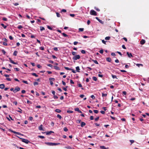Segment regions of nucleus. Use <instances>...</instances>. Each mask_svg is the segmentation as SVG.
Masks as SVG:
<instances>
[{
	"label": "nucleus",
	"mask_w": 149,
	"mask_h": 149,
	"mask_svg": "<svg viewBox=\"0 0 149 149\" xmlns=\"http://www.w3.org/2000/svg\"><path fill=\"white\" fill-rule=\"evenodd\" d=\"M55 111L57 112V113H59L60 112H61V110L59 109H56V110H55Z\"/></svg>",
	"instance_id": "nucleus-19"
},
{
	"label": "nucleus",
	"mask_w": 149,
	"mask_h": 149,
	"mask_svg": "<svg viewBox=\"0 0 149 149\" xmlns=\"http://www.w3.org/2000/svg\"><path fill=\"white\" fill-rule=\"evenodd\" d=\"M64 131L65 132H67L68 131V129L66 127H65L63 128Z\"/></svg>",
	"instance_id": "nucleus-37"
},
{
	"label": "nucleus",
	"mask_w": 149,
	"mask_h": 149,
	"mask_svg": "<svg viewBox=\"0 0 149 149\" xmlns=\"http://www.w3.org/2000/svg\"><path fill=\"white\" fill-rule=\"evenodd\" d=\"M32 75L33 76H35L36 77H38V75L36 73H32Z\"/></svg>",
	"instance_id": "nucleus-23"
},
{
	"label": "nucleus",
	"mask_w": 149,
	"mask_h": 149,
	"mask_svg": "<svg viewBox=\"0 0 149 149\" xmlns=\"http://www.w3.org/2000/svg\"><path fill=\"white\" fill-rule=\"evenodd\" d=\"M84 30V29L83 28H80L79 29V31H83Z\"/></svg>",
	"instance_id": "nucleus-29"
},
{
	"label": "nucleus",
	"mask_w": 149,
	"mask_h": 149,
	"mask_svg": "<svg viewBox=\"0 0 149 149\" xmlns=\"http://www.w3.org/2000/svg\"><path fill=\"white\" fill-rule=\"evenodd\" d=\"M57 118H59L60 119H61L62 118L61 116L59 114H57Z\"/></svg>",
	"instance_id": "nucleus-31"
},
{
	"label": "nucleus",
	"mask_w": 149,
	"mask_h": 149,
	"mask_svg": "<svg viewBox=\"0 0 149 149\" xmlns=\"http://www.w3.org/2000/svg\"><path fill=\"white\" fill-rule=\"evenodd\" d=\"M99 118V117H97V118H95V121H97L98 120Z\"/></svg>",
	"instance_id": "nucleus-61"
},
{
	"label": "nucleus",
	"mask_w": 149,
	"mask_h": 149,
	"mask_svg": "<svg viewBox=\"0 0 149 149\" xmlns=\"http://www.w3.org/2000/svg\"><path fill=\"white\" fill-rule=\"evenodd\" d=\"M110 38V37L109 36L106 37L105 38V40H109Z\"/></svg>",
	"instance_id": "nucleus-28"
},
{
	"label": "nucleus",
	"mask_w": 149,
	"mask_h": 149,
	"mask_svg": "<svg viewBox=\"0 0 149 149\" xmlns=\"http://www.w3.org/2000/svg\"><path fill=\"white\" fill-rule=\"evenodd\" d=\"M38 84V83L36 82H34L33 83V85L34 86L37 85Z\"/></svg>",
	"instance_id": "nucleus-39"
},
{
	"label": "nucleus",
	"mask_w": 149,
	"mask_h": 149,
	"mask_svg": "<svg viewBox=\"0 0 149 149\" xmlns=\"http://www.w3.org/2000/svg\"><path fill=\"white\" fill-rule=\"evenodd\" d=\"M99 52L101 54H102L103 53V49H101L99 51Z\"/></svg>",
	"instance_id": "nucleus-48"
},
{
	"label": "nucleus",
	"mask_w": 149,
	"mask_h": 149,
	"mask_svg": "<svg viewBox=\"0 0 149 149\" xmlns=\"http://www.w3.org/2000/svg\"><path fill=\"white\" fill-rule=\"evenodd\" d=\"M22 81L24 83H25V84H28V82H27V81H24V80H23Z\"/></svg>",
	"instance_id": "nucleus-45"
},
{
	"label": "nucleus",
	"mask_w": 149,
	"mask_h": 149,
	"mask_svg": "<svg viewBox=\"0 0 149 149\" xmlns=\"http://www.w3.org/2000/svg\"><path fill=\"white\" fill-rule=\"evenodd\" d=\"M111 76L113 79H117V77L116 75L113 74H112Z\"/></svg>",
	"instance_id": "nucleus-27"
},
{
	"label": "nucleus",
	"mask_w": 149,
	"mask_h": 149,
	"mask_svg": "<svg viewBox=\"0 0 149 149\" xmlns=\"http://www.w3.org/2000/svg\"><path fill=\"white\" fill-rule=\"evenodd\" d=\"M20 90V88L18 87H17L15 88V89L13 90V92L16 93L17 92L19 91Z\"/></svg>",
	"instance_id": "nucleus-4"
},
{
	"label": "nucleus",
	"mask_w": 149,
	"mask_h": 149,
	"mask_svg": "<svg viewBox=\"0 0 149 149\" xmlns=\"http://www.w3.org/2000/svg\"><path fill=\"white\" fill-rule=\"evenodd\" d=\"M45 143L49 146H53V143L51 142Z\"/></svg>",
	"instance_id": "nucleus-11"
},
{
	"label": "nucleus",
	"mask_w": 149,
	"mask_h": 149,
	"mask_svg": "<svg viewBox=\"0 0 149 149\" xmlns=\"http://www.w3.org/2000/svg\"><path fill=\"white\" fill-rule=\"evenodd\" d=\"M10 131L11 132L14 133V134H18V135H20L21 134L19 132H16L14 131H13V130H11Z\"/></svg>",
	"instance_id": "nucleus-12"
},
{
	"label": "nucleus",
	"mask_w": 149,
	"mask_h": 149,
	"mask_svg": "<svg viewBox=\"0 0 149 149\" xmlns=\"http://www.w3.org/2000/svg\"><path fill=\"white\" fill-rule=\"evenodd\" d=\"M54 68L56 70H59L60 69L57 66H54Z\"/></svg>",
	"instance_id": "nucleus-22"
},
{
	"label": "nucleus",
	"mask_w": 149,
	"mask_h": 149,
	"mask_svg": "<svg viewBox=\"0 0 149 149\" xmlns=\"http://www.w3.org/2000/svg\"><path fill=\"white\" fill-rule=\"evenodd\" d=\"M70 70L72 71V72L74 73H76V71L73 69H71V70Z\"/></svg>",
	"instance_id": "nucleus-47"
},
{
	"label": "nucleus",
	"mask_w": 149,
	"mask_h": 149,
	"mask_svg": "<svg viewBox=\"0 0 149 149\" xmlns=\"http://www.w3.org/2000/svg\"><path fill=\"white\" fill-rule=\"evenodd\" d=\"M1 25L4 28V29H5L7 28V26L1 23Z\"/></svg>",
	"instance_id": "nucleus-21"
},
{
	"label": "nucleus",
	"mask_w": 149,
	"mask_h": 149,
	"mask_svg": "<svg viewBox=\"0 0 149 149\" xmlns=\"http://www.w3.org/2000/svg\"><path fill=\"white\" fill-rule=\"evenodd\" d=\"M22 139V141L26 143V144L28 143H29L30 142L28 141V140L24 139Z\"/></svg>",
	"instance_id": "nucleus-3"
},
{
	"label": "nucleus",
	"mask_w": 149,
	"mask_h": 149,
	"mask_svg": "<svg viewBox=\"0 0 149 149\" xmlns=\"http://www.w3.org/2000/svg\"><path fill=\"white\" fill-rule=\"evenodd\" d=\"M47 28L49 29L50 30H52V28H51L50 26H47Z\"/></svg>",
	"instance_id": "nucleus-43"
},
{
	"label": "nucleus",
	"mask_w": 149,
	"mask_h": 149,
	"mask_svg": "<svg viewBox=\"0 0 149 149\" xmlns=\"http://www.w3.org/2000/svg\"><path fill=\"white\" fill-rule=\"evenodd\" d=\"M95 18L101 23L102 24H104V22H103L100 19H99V18L97 17H95Z\"/></svg>",
	"instance_id": "nucleus-6"
},
{
	"label": "nucleus",
	"mask_w": 149,
	"mask_h": 149,
	"mask_svg": "<svg viewBox=\"0 0 149 149\" xmlns=\"http://www.w3.org/2000/svg\"><path fill=\"white\" fill-rule=\"evenodd\" d=\"M9 38L11 40H12L13 39V37H12V36H9Z\"/></svg>",
	"instance_id": "nucleus-64"
},
{
	"label": "nucleus",
	"mask_w": 149,
	"mask_h": 149,
	"mask_svg": "<svg viewBox=\"0 0 149 149\" xmlns=\"http://www.w3.org/2000/svg\"><path fill=\"white\" fill-rule=\"evenodd\" d=\"M93 61L95 63V64H98V62L96 60H93Z\"/></svg>",
	"instance_id": "nucleus-46"
},
{
	"label": "nucleus",
	"mask_w": 149,
	"mask_h": 149,
	"mask_svg": "<svg viewBox=\"0 0 149 149\" xmlns=\"http://www.w3.org/2000/svg\"><path fill=\"white\" fill-rule=\"evenodd\" d=\"M93 80L95 81H96L97 80V78L95 77H93Z\"/></svg>",
	"instance_id": "nucleus-33"
},
{
	"label": "nucleus",
	"mask_w": 149,
	"mask_h": 149,
	"mask_svg": "<svg viewBox=\"0 0 149 149\" xmlns=\"http://www.w3.org/2000/svg\"><path fill=\"white\" fill-rule=\"evenodd\" d=\"M66 12V10L65 9H63L62 10H61V12Z\"/></svg>",
	"instance_id": "nucleus-52"
},
{
	"label": "nucleus",
	"mask_w": 149,
	"mask_h": 149,
	"mask_svg": "<svg viewBox=\"0 0 149 149\" xmlns=\"http://www.w3.org/2000/svg\"><path fill=\"white\" fill-rule=\"evenodd\" d=\"M107 61L109 62H110L111 61V58H110L108 57L106 58Z\"/></svg>",
	"instance_id": "nucleus-16"
},
{
	"label": "nucleus",
	"mask_w": 149,
	"mask_h": 149,
	"mask_svg": "<svg viewBox=\"0 0 149 149\" xmlns=\"http://www.w3.org/2000/svg\"><path fill=\"white\" fill-rule=\"evenodd\" d=\"M54 132L52 131H50L49 132H46V134L47 135H49L51 134L52 133H54Z\"/></svg>",
	"instance_id": "nucleus-9"
},
{
	"label": "nucleus",
	"mask_w": 149,
	"mask_h": 149,
	"mask_svg": "<svg viewBox=\"0 0 149 149\" xmlns=\"http://www.w3.org/2000/svg\"><path fill=\"white\" fill-rule=\"evenodd\" d=\"M62 35L64 37H68V35L65 33H62Z\"/></svg>",
	"instance_id": "nucleus-25"
},
{
	"label": "nucleus",
	"mask_w": 149,
	"mask_h": 149,
	"mask_svg": "<svg viewBox=\"0 0 149 149\" xmlns=\"http://www.w3.org/2000/svg\"><path fill=\"white\" fill-rule=\"evenodd\" d=\"M95 113H98V111L97 110H95L93 111Z\"/></svg>",
	"instance_id": "nucleus-51"
},
{
	"label": "nucleus",
	"mask_w": 149,
	"mask_h": 149,
	"mask_svg": "<svg viewBox=\"0 0 149 149\" xmlns=\"http://www.w3.org/2000/svg\"><path fill=\"white\" fill-rule=\"evenodd\" d=\"M95 9L98 11H100V9L99 8H97L96 7H95Z\"/></svg>",
	"instance_id": "nucleus-60"
},
{
	"label": "nucleus",
	"mask_w": 149,
	"mask_h": 149,
	"mask_svg": "<svg viewBox=\"0 0 149 149\" xmlns=\"http://www.w3.org/2000/svg\"><path fill=\"white\" fill-rule=\"evenodd\" d=\"M65 148L68 149H72V148L69 146H66Z\"/></svg>",
	"instance_id": "nucleus-24"
},
{
	"label": "nucleus",
	"mask_w": 149,
	"mask_h": 149,
	"mask_svg": "<svg viewBox=\"0 0 149 149\" xmlns=\"http://www.w3.org/2000/svg\"><path fill=\"white\" fill-rule=\"evenodd\" d=\"M23 28V27L21 25H19L17 27V28L19 29H21Z\"/></svg>",
	"instance_id": "nucleus-36"
},
{
	"label": "nucleus",
	"mask_w": 149,
	"mask_h": 149,
	"mask_svg": "<svg viewBox=\"0 0 149 149\" xmlns=\"http://www.w3.org/2000/svg\"><path fill=\"white\" fill-rule=\"evenodd\" d=\"M54 80L55 79L54 78H49V80H50V83L51 85H52L53 84V83L52 80H53V81H54Z\"/></svg>",
	"instance_id": "nucleus-5"
},
{
	"label": "nucleus",
	"mask_w": 149,
	"mask_h": 149,
	"mask_svg": "<svg viewBox=\"0 0 149 149\" xmlns=\"http://www.w3.org/2000/svg\"><path fill=\"white\" fill-rule=\"evenodd\" d=\"M107 95V94L106 93H102V97H106Z\"/></svg>",
	"instance_id": "nucleus-26"
},
{
	"label": "nucleus",
	"mask_w": 149,
	"mask_h": 149,
	"mask_svg": "<svg viewBox=\"0 0 149 149\" xmlns=\"http://www.w3.org/2000/svg\"><path fill=\"white\" fill-rule=\"evenodd\" d=\"M102 42L104 43V44L106 45V41H105L104 40H102Z\"/></svg>",
	"instance_id": "nucleus-53"
},
{
	"label": "nucleus",
	"mask_w": 149,
	"mask_h": 149,
	"mask_svg": "<svg viewBox=\"0 0 149 149\" xmlns=\"http://www.w3.org/2000/svg\"><path fill=\"white\" fill-rule=\"evenodd\" d=\"M79 108H76L75 109V110L76 111H79Z\"/></svg>",
	"instance_id": "nucleus-58"
},
{
	"label": "nucleus",
	"mask_w": 149,
	"mask_h": 149,
	"mask_svg": "<svg viewBox=\"0 0 149 149\" xmlns=\"http://www.w3.org/2000/svg\"><path fill=\"white\" fill-rule=\"evenodd\" d=\"M17 52L16 51H15L13 53V55L15 56H16L17 55Z\"/></svg>",
	"instance_id": "nucleus-18"
},
{
	"label": "nucleus",
	"mask_w": 149,
	"mask_h": 149,
	"mask_svg": "<svg viewBox=\"0 0 149 149\" xmlns=\"http://www.w3.org/2000/svg\"><path fill=\"white\" fill-rule=\"evenodd\" d=\"M86 125V123H85L84 122H82L81 123V126L82 127H83L84 126Z\"/></svg>",
	"instance_id": "nucleus-15"
},
{
	"label": "nucleus",
	"mask_w": 149,
	"mask_h": 149,
	"mask_svg": "<svg viewBox=\"0 0 149 149\" xmlns=\"http://www.w3.org/2000/svg\"><path fill=\"white\" fill-rule=\"evenodd\" d=\"M40 49L41 50H44V49L43 47H40Z\"/></svg>",
	"instance_id": "nucleus-55"
},
{
	"label": "nucleus",
	"mask_w": 149,
	"mask_h": 149,
	"mask_svg": "<svg viewBox=\"0 0 149 149\" xmlns=\"http://www.w3.org/2000/svg\"><path fill=\"white\" fill-rule=\"evenodd\" d=\"M2 52L3 54H6V52L3 49L2 50Z\"/></svg>",
	"instance_id": "nucleus-54"
},
{
	"label": "nucleus",
	"mask_w": 149,
	"mask_h": 149,
	"mask_svg": "<svg viewBox=\"0 0 149 149\" xmlns=\"http://www.w3.org/2000/svg\"><path fill=\"white\" fill-rule=\"evenodd\" d=\"M38 137H39V138H40L41 139H44L45 138V137L43 136H38Z\"/></svg>",
	"instance_id": "nucleus-44"
},
{
	"label": "nucleus",
	"mask_w": 149,
	"mask_h": 149,
	"mask_svg": "<svg viewBox=\"0 0 149 149\" xmlns=\"http://www.w3.org/2000/svg\"><path fill=\"white\" fill-rule=\"evenodd\" d=\"M47 65V66H48L49 67H50L51 68L52 67V66H53L51 64H48Z\"/></svg>",
	"instance_id": "nucleus-49"
},
{
	"label": "nucleus",
	"mask_w": 149,
	"mask_h": 149,
	"mask_svg": "<svg viewBox=\"0 0 149 149\" xmlns=\"http://www.w3.org/2000/svg\"><path fill=\"white\" fill-rule=\"evenodd\" d=\"M56 14L57 16L58 17H60V14L59 13H58V12H56Z\"/></svg>",
	"instance_id": "nucleus-35"
},
{
	"label": "nucleus",
	"mask_w": 149,
	"mask_h": 149,
	"mask_svg": "<svg viewBox=\"0 0 149 149\" xmlns=\"http://www.w3.org/2000/svg\"><path fill=\"white\" fill-rule=\"evenodd\" d=\"M91 97L93 99H95V97L93 95H91Z\"/></svg>",
	"instance_id": "nucleus-50"
},
{
	"label": "nucleus",
	"mask_w": 149,
	"mask_h": 149,
	"mask_svg": "<svg viewBox=\"0 0 149 149\" xmlns=\"http://www.w3.org/2000/svg\"><path fill=\"white\" fill-rule=\"evenodd\" d=\"M100 113L102 114H104L105 113L104 111H100Z\"/></svg>",
	"instance_id": "nucleus-62"
},
{
	"label": "nucleus",
	"mask_w": 149,
	"mask_h": 149,
	"mask_svg": "<svg viewBox=\"0 0 149 149\" xmlns=\"http://www.w3.org/2000/svg\"><path fill=\"white\" fill-rule=\"evenodd\" d=\"M64 68L66 70H71V68H69L68 67H65Z\"/></svg>",
	"instance_id": "nucleus-30"
},
{
	"label": "nucleus",
	"mask_w": 149,
	"mask_h": 149,
	"mask_svg": "<svg viewBox=\"0 0 149 149\" xmlns=\"http://www.w3.org/2000/svg\"><path fill=\"white\" fill-rule=\"evenodd\" d=\"M54 99H57L58 98V97L55 95H54Z\"/></svg>",
	"instance_id": "nucleus-57"
},
{
	"label": "nucleus",
	"mask_w": 149,
	"mask_h": 149,
	"mask_svg": "<svg viewBox=\"0 0 149 149\" xmlns=\"http://www.w3.org/2000/svg\"><path fill=\"white\" fill-rule=\"evenodd\" d=\"M80 57L79 55H76L72 58V59L74 60H77L80 59Z\"/></svg>",
	"instance_id": "nucleus-1"
},
{
	"label": "nucleus",
	"mask_w": 149,
	"mask_h": 149,
	"mask_svg": "<svg viewBox=\"0 0 149 149\" xmlns=\"http://www.w3.org/2000/svg\"><path fill=\"white\" fill-rule=\"evenodd\" d=\"M145 42V41L144 40H141L140 41V43L141 44V45H143L144 44Z\"/></svg>",
	"instance_id": "nucleus-14"
},
{
	"label": "nucleus",
	"mask_w": 149,
	"mask_h": 149,
	"mask_svg": "<svg viewBox=\"0 0 149 149\" xmlns=\"http://www.w3.org/2000/svg\"><path fill=\"white\" fill-rule=\"evenodd\" d=\"M78 43V42H77V41H75L73 43V44L74 45H77V44Z\"/></svg>",
	"instance_id": "nucleus-59"
},
{
	"label": "nucleus",
	"mask_w": 149,
	"mask_h": 149,
	"mask_svg": "<svg viewBox=\"0 0 149 149\" xmlns=\"http://www.w3.org/2000/svg\"><path fill=\"white\" fill-rule=\"evenodd\" d=\"M37 67L38 68H40L41 67V66L39 64L38 65H37Z\"/></svg>",
	"instance_id": "nucleus-63"
},
{
	"label": "nucleus",
	"mask_w": 149,
	"mask_h": 149,
	"mask_svg": "<svg viewBox=\"0 0 149 149\" xmlns=\"http://www.w3.org/2000/svg\"><path fill=\"white\" fill-rule=\"evenodd\" d=\"M53 49L54 50V51H58V48L56 47H54V48H53Z\"/></svg>",
	"instance_id": "nucleus-56"
},
{
	"label": "nucleus",
	"mask_w": 149,
	"mask_h": 149,
	"mask_svg": "<svg viewBox=\"0 0 149 149\" xmlns=\"http://www.w3.org/2000/svg\"><path fill=\"white\" fill-rule=\"evenodd\" d=\"M136 66H138V67H139L140 66H143V65L141 64H136Z\"/></svg>",
	"instance_id": "nucleus-34"
},
{
	"label": "nucleus",
	"mask_w": 149,
	"mask_h": 149,
	"mask_svg": "<svg viewBox=\"0 0 149 149\" xmlns=\"http://www.w3.org/2000/svg\"><path fill=\"white\" fill-rule=\"evenodd\" d=\"M130 142H131V145H132V144L134 142V140H130Z\"/></svg>",
	"instance_id": "nucleus-40"
},
{
	"label": "nucleus",
	"mask_w": 149,
	"mask_h": 149,
	"mask_svg": "<svg viewBox=\"0 0 149 149\" xmlns=\"http://www.w3.org/2000/svg\"><path fill=\"white\" fill-rule=\"evenodd\" d=\"M9 61L10 62L14 64H17V63L13 61L11 58H9Z\"/></svg>",
	"instance_id": "nucleus-7"
},
{
	"label": "nucleus",
	"mask_w": 149,
	"mask_h": 149,
	"mask_svg": "<svg viewBox=\"0 0 149 149\" xmlns=\"http://www.w3.org/2000/svg\"><path fill=\"white\" fill-rule=\"evenodd\" d=\"M42 125H41L39 127H38V129L39 130H41V131H44V130L43 129V128H42Z\"/></svg>",
	"instance_id": "nucleus-10"
},
{
	"label": "nucleus",
	"mask_w": 149,
	"mask_h": 149,
	"mask_svg": "<svg viewBox=\"0 0 149 149\" xmlns=\"http://www.w3.org/2000/svg\"><path fill=\"white\" fill-rule=\"evenodd\" d=\"M40 30L41 31H42L43 30H44L45 29L44 27L41 26L40 27Z\"/></svg>",
	"instance_id": "nucleus-20"
},
{
	"label": "nucleus",
	"mask_w": 149,
	"mask_h": 149,
	"mask_svg": "<svg viewBox=\"0 0 149 149\" xmlns=\"http://www.w3.org/2000/svg\"><path fill=\"white\" fill-rule=\"evenodd\" d=\"M76 70L77 72H80L79 70L80 69V68H79V66H77V67H76Z\"/></svg>",
	"instance_id": "nucleus-17"
},
{
	"label": "nucleus",
	"mask_w": 149,
	"mask_h": 149,
	"mask_svg": "<svg viewBox=\"0 0 149 149\" xmlns=\"http://www.w3.org/2000/svg\"><path fill=\"white\" fill-rule=\"evenodd\" d=\"M127 55L128 57L130 58L133 57V56L131 53H130L129 52H127Z\"/></svg>",
	"instance_id": "nucleus-8"
},
{
	"label": "nucleus",
	"mask_w": 149,
	"mask_h": 149,
	"mask_svg": "<svg viewBox=\"0 0 149 149\" xmlns=\"http://www.w3.org/2000/svg\"><path fill=\"white\" fill-rule=\"evenodd\" d=\"M72 54L73 55L75 56L76 55V52H72Z\"/></svg>",
	"instance_id": "nucleus-41"
},
{
	"label": "nucleus",
	"mask_w": 149,
	"mask_h": 149,
	"mask_svg": "<svg viewBox=\"0 0 149 149\" xmlns=\"http://www.w3.org/2000/svg\"><path fill=\"white\" fill-rule=\"evenodd\" d=\"M14 69L15 70L17 71H18L19 70V69L18 68H15Z\"/></svg>",
	"instance_id": "nucleus-42"
},
{
	"label": "nucleus",
	"mask_w": 149,
	"mask_h": 149,
	"mask_svg": "<svg viewBox=\"0 0 149 149\" xmlns=\"http://www.w3.org/2000/svg\"><path fill=\"white\" fill-rule=\"evenodd\" d=\"M90 14L91 15H96L97 13L96 11L93 10H91L90 12Z\"/></svg>",
	"instance_id": "nucleus-2"
},
{
	"label": "nucleus",
	"mask_w": 149,
	"mask_h": 149,
	"mask_svg": "<svg viewBox=\"0 0 149 149\" xmlns=\"http://www.w3.org/2000/svg\"><path fill=\"white\" fill-rule=\"evenodd\" d=\"M81 52L82 54H85L86 53V51L84 50H82L81 51Z\"/></svg>",
	"instance_id": "nucleus-38"
},
{
	"label": "nucleus",
	"mask_w": 149,
	"mask_h": 149,
	"mask_svg": "<svg viewBox=\"0 0 149 149\" xmlns=\"http://www.w3.org/2000/svg\"><path fill=\"white\" fill-rule=\"evenodd\" d=\"M100 148L102 149H106V148L104 146H100Z\"/></svg>",
	"instance_id": "nucleus-32"
},
{
	"label": "nucleus",
	"mask_w": 149,
	"mask_h": 149,
	"mask_svg": "<svg viewBox=\"0 0 149 149\" xmlns=\"http://www.w3.org/2000/svg\"><path fill=\"white\" fill-rule=\"evenodd\" d=\"M5 87V85L4 84H0V88L3 89Z\"/></svg>",
	"instance_id": "nucleus-13"
}]
</instances>
